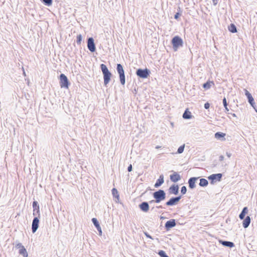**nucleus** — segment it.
I'll use <instances>...</instances> for the list:
<instances>
[{
    "mask_svg": "<svg viewBox=\"0 0 257 257\" xmlns=\"http://www.w3.org/2000/svg\"><path fill=\"white\" fill-rule=\"evenodd\" d=\"M100 68L101 69L103 76L104 85L107 87V84L110 81L111 77L112 76V74L109 71L106 65L104 64H101L100 65Z\"/></svg>",
    "mask_w": 257,
    "mask_h": 257,
    "instance_id": "obj_1",
    "label": "nucleus"
},
{
    "mask_svg": "<svg viewBox=\"0 0 257 257\" xmlns=\"http://www.w3.org/2000/svg\"><path fill=\"white\" fill-rule=\"evenodd\" d=\"M153 196L156 203H159L166 199V194L164 190L159 189L153 193Z\"/></svg>",
    "mask_w": 257,
    "mask_h": 257,
    "instance_id": "obj_2",
    "label": "nucleus"
},
{
    "mask_svg": "<svg viewBox=\"0 0 257 257\" xmlns=\"http://www.w3.org/2000/svg\"><path fill=\"white\" fill-rule=\"evenodd\" d=\"M171 44L174 51H177L178 49L183 46V41L179 36H174L171 40Z\"/></svg>",
    "mask_w": 257,
    "mask_h": 257,
    "instance_id": "obj_3",
    "label": "nucleus"
},
{
    "mask_svg": "<svg viewBox=\"0 0 257 257\" xmlns=\"http://www.w3.org/2000/svg\"><path fill=\"white\" fill-rule=\"evenodd\" d=\"M116 71L119 74L120 84L122 85H124L125 83V77L124 71L123 66L121 64H117Z\"/></svg>",
    "mask_w": 257,
    "mask_h": 257,
    "instance_id": "obj_4",
    "label": "nucleus"
},
{
    "mask_svg": "<svg viewBox=\"0 0 257 257\" xmlns=\"http://www.w3.org/2000/svg\"><path fill=\"white\" fill-rule=\"evenodd\" d=\"M136 74L139 78L146 79L150 76L151 71L147 68L145 69L138 68L136 70Z\"/></svg>",
    "mask_w": 257,
    "mask_h": 257,
    "instance_id": "obj_5",
    "label": "nucleus"
},
{
    "mask_svg": "<svg viewBox=\"0 0 257 257\" xmlns=\"http://www.w3.org/2000/svg\"><path fill=\"white\" fill-rule=\"evenodd\" d=\"M59 79H60V86L61 88H68L69 85H70V83L67 78V77L63 73H61L59 75Z\"/></svg>",
    "mask_w": 257,
    "mask_h": 257,
    "instance_id": "obj_6",
    "label": "nucleus"
},
{
    "mask_svg": "<svg viewBox=\"0 0 257 257\" xmlns=\"http://www.w3.org/2000/svg\"><path fill=\"white\" fill-rule=\"evenodd\" d=\"M222 174L217 173L213 174L208 176V179L210 181L211 184H214L216 182H219L221 180L222 177Z\"/></svg>",
    "mask_w": 257,
    "mask_h": 257,
    "instance_id": "obj_7",
    "label": "nucleus"
},
{
    "mask_svg": "<svg viewBox=\"0 0 257 257\" xmlns=\"http://www.w3.org/2000/svg\"><path fill=\"white\" fill-rule=\"evenodd\" d=\"M245 95L246 96L248 103L250 104V105L253 108L255 111L257 112L256 106L255 105V103L254 102V99L251 95V94L247 91L246 89H245Z\"/></svg>",
    "mask_w": 257,
    "mask_h": 257,
    "instance_id": "obj_8",
    "label": "nucleus"
},
{
    "mask_svg": "<svg viewBox=\"0 0 257 257\" xmlns=\"http://www.w3.org/2000/svg\"><path fill=\"white\" fill-rule=\"evenodd\" d=\"M87 43L88 50L91 52H94L96 51V46L94 39L92 37H89L87 39Z\"/></svg>",
    "mask_w": 257,
    "mask_h": 257,
    "instance_id": "obj_9",
    "label": "nucleus"
},
{
    "mask_svg": "<svg viewBox=\"0 0 257 257\" xmlns=\"http://www.w3.org/2000/svg\"><path fill=\"white\" fill-rule=\"evenodd\" d=\"M33 208V215L34 217H40V206L37 201H34L32 203Z\"/></svg>",
    "mask_w": 257,
    "mask_h": 257,
    "instance_id": "obj_10",
    "label": "nucleus"
},
{
    "mask_svg": "<svg viewBox=\"0 0 257 257\" xmlns=\"http://www.w3.org/2000/svg\"><path fill=\"white\" fill-rule=\"evenodd\" d=\"M40 218L34 217L32 221V231L33 233H35L39 226Z\"/></svg>",
    "mask_w": 257,
    "mask_h": 257,
    "instance_id": "obj_11",
    "label": "nucleus"
},
{
    "mask_svg": "<svg viewBox=\"0 0 257 257\" xmlns=\"http://www.w3.org/2000/svg\"><path fill=\"white\" fill-rule=\"evenodd\" d=\"M179 186L178 184H173L169 188V193L170 194L177 195L179 193Z\"/></svg>",
    "mask_w": 257,
    "mask_h": 257,
    "instance_id": "obj_12",
    "label": "nucleus"
},
{
    "mask_svg": "<svg viewBox=\"0 0 257 257\" xmlns=\"http://www.w3.org/2000/svg\"><path fill=\"white\" fill-rule=\"evenodd\" d=\"M176 225V222L175 219H171L168 220L165 224V228L167 231L170 230L171 228L175 227Z\"/></svg>",
    "mask_w": 257,
    "mask_h": 257,
    "instance_id": "obj_13",
    "label": "nucleus"
},
{
    "mask_svg": "<svg viewBox=\"0 0 257 257\" xmlns=\"http://www.w3.org/2000/svg\"><path fill=\"white\" fill-rule=\"evenodd\" d=\"M139 207L141 210L144 212H147L149 210L150 206L148 202H142L139 205Z\"/></svg>",
    "mask_w": 257,
    "mask_h": 257,
    "instance_id": "obj_14",
    "label": "nucleus"
},
{
    "mask_svg": "<svg viewBox=\"0 0 257 257\" xmlns=\"http://www.w3.org/2000/svg\"><path fill=\"white\" fill-rule=\"evenodd\" d=\"M91 221L93 225L95 226L97 231H98V234L100 236L102 235V231L101 230V228L97 218H92Z\"/></svg>",
    "mask_w": 257,
    "mask_h": 257,
    "instance_id": "obj_15",
    "label": "nucleus"
},
{
    "mask_svg": "<svg viewBox=\"0 0 257 257\" xmlns=\"http://www.w3.org/2000/svg\"><path fill=\"white\" fill-rule=\"evenodd\" d=\"M199 177H192L189 179L188 184L189 187L191 189H193L196 187V181L198 179Z\"/></svg>",
    "mask_w": 257,
    "mask_h": 257,
    "instance_id": "obj_16",
    "label": "nucleus"
},
{
    "mask_svg": "<svg viewBox=\"0 0 257 257\" xmlns=\"http://www.w3.org/2000/svg\"><path fill=\"white\" fill-rule=\"evenodd\" d=\"M219 243L222 244L223 246L225 247H228L229 248H232L235 246V244L233 242L227 241V240H223L222 239H219L218 240Z\"/></svg>",
    "mask_w": 257,
    "mask_h": 257,
    "instance_id": "obj_17",
    "label": "nucleus"
},
{
    "mask_svg": "<svg viewBox=\"0 0 257 257\" xmlns=\"http://www.w3.org/2000/svg\"><path fill=\"white\" fill-rule=\"evenodd\" d=\"M170 180L174 183H176L179 181L181 177L178 173L174 172V173L170 176Z\"/></svg>",
    "mask_w": 257,
    "mask_h": 257,
    "instance_id": "obj_18",
    "label": "nucleus"
},
{
    "mask_svg": "<svg viewBox=\"0 0 257 257\" xmlns=\"http://www.w3.org/2000/svg\"><path fill=\"white\" fill-rule=\"evenodd\" d=\"M164 182V176L163 175H161L159 176V178L157 180L154 186L156 188H158L161 186Z\"/></svg>",
    "mask_w": 257,
    "mask_h": 257,
    "instance_id": "obj_19",
    "label": "nucleus"
},
{
    "mask_svg": "<svg viewBox=\"0 0 257 257\" xmlns=\"http://www.w3.org/2000/svg\"><path fill=\"white\" fill-rule=\"evenodd\" d=\"M178 203L175 197H172L165 203V205L168 206H172L177 204Z\"/></svg>",
    "mask_w": 257,
    "mask_h": 257,
    "instance_id": "obj_20",
    "label": "nucleus"
},
{
    "mask_svg": "<svg viewBox=\"0 0 257 257\" xmlns=\"http://www.w3.org/2000/svg\"><path fill=\"white\" fill-rule=\"evenodd\" d=\"M250 217L249 216H247L243 219L242 222V226L244 228H247L250 223Z\"/></svg>",
    "mask_w": 257,
    "mask_h": 257,
    "instance_id": "obj_21",
    "label": "nucleus"
},
{
    "mask_svg": "<svg viewBox=\"0 0 257 257\" xmlns=\"http://www.w3.org/2000/svg\"><path fill=\"white\" fill-rule=\"evenodd\" d=\"M183 118L185 119H191L193 116L191 114V112L187 108L184 112L183 114Z\"/></svg>",
    "mask_w": 257,
    "mask_h": 257,
    "instance_id": "obj_22",
    "label": "nucleus"
},
{
    "mask_svg": "<svg viewBox=\"0 0 257 257\" xmlns=\"http://www.w3.org/2000/svg\"><path fill=\"white\" fill-rule=\"evenodd\" d=\"M248 208L247 207L243 208L241 212L239 215V218L240 220H243L245 218V215L247 213Z\"/></svg>",
    "mask_w": 257,
    "mask_h": 257,
    "instance_id": "obj_23",
    "label": "nucleus"
},
{
    "mask_svg": "<svg viewBox=\"0 0 257 257\" xmlns=\"http://www.w3.org/2000/svg\"><path fill=\"white\" fill-rule=\"evenodd\" d=\"M225 134L222 132H217L215 134V138L218 140H225Z\"/></svg>",
    "mask_w": 257,
    "mask_h": 257,
    "instance_id": "obj_24",
    "label": "nucleus"
},
{
    "mask_svg": "<svg viewBox=\"0 0 257 257\" xmlns=\"http://www.w3.org/2000/svg\"><path fill=\"white\" fill-rule=\"evenodd\" d=\"M228 29L229 32H230L231 33H235L237 32V28H236V26L234 24H232V23L230 24L228 26Z\"/></svg>",
    "mask_w": 257,
    "mask_h": 257,
    "instance_id": "obj_25",
    "label": "nucleus"
},
{
    "mask_svg": "<svg viewBox=\"0 0 257 257\" xmlns=\"http://www.w3.org/2000/svg\"><path fill=\"white\" fill-rule=\"evenodd\" d=\"M211 84L214 85L213 81H211L208 80L203 84L202 87L205 89H206V90L209 89V88H210V87L211 86Z\"/></svg>",
    "mask_w": 257,
    "mask_h": 257,
    "instance_id": "obj_26",
    "label": "nucleus"
},
{
    "mask_svg": "<svg viewBox=\"0 0 257 257\" xmlns=\"http://www.w3.org/2000/svg\"><path fill=\"white\" fill-rule=\"evenodd\" d=\"M199 185L201 187H206L208 185V181L206 179L201 178L200 179V182Z\"/></svg>",
    "mask_w": 257,
    "mask_h": 257,
    "instance_id": "obj_27",
    "label": "nucleus"
},
{
    "mask_svg": "<svg viewBox=\"0 0 257 257\" xmlns=\"http://www.w3.org/2000/svg\"><path fill=\"white\" fill-rule=\"evenodd\" d=\"M111 192L113 197L119 200V195L117 190L115 188H113L111 190Z\"/></svg>",
    "mask_w": 257,
    "mask_h": 257,
    "instance_id": "obj_28",
    "label": "nucleus"
},
{
    "mask_svg": "<svg viewBox=\"0 0 257 257\" xmlns=\"http://www.w3.org/2000/svg\"><path fill=\"white\" fill-rule=\"evenodd\" d=\"M19 253L20 254L22 255L24 257L28 256V253L25 247H23L22 248H20L19 249Z\"/></svg>",
    "mask_w": 257,
    "mask_h": 257,
    "instance_id": "obj_29",
    "label": "nucleus"
},
{
    "mask_svg": "<svg viewBox=\"0 0 257 257\" xmlns=\"http://www.w3.org/2000/svg\"><path fill=\"white\" fill-rule=\"evenodd\" d=\"M41 2L46 6H51L52 5L53 0H40Z\"/></svg>",
    "mask_w": 257,
    "mask_h": 257,
    "instance_id": "obj_30",
    "label": "nucleus"
},
{
    "mask_svg": "<svg viewBox=\"0 0 257 257\" xmlns=\"http://www.w3.org/2000/svg\"><path fill=\"white\" fill-rule=\"evenodd\" d=\"M82 40V35L81 34L78 35L76 37V43H77V45H80L81 44Z\"/></svg>",
    "mask_w": 257,
    "mask_h": 257,
    "instance_id": "obj_31",
    "label": "nucleus"
},
{
    "mask_svg": "<svg viewBox=\"0 0 257 257\" xmlns=\"http://www.w3.org/2000/svg\"><path fill=\"white\" fill-rule=\"evenodd\" d=\"M185 146H180L178 148L177 152L175 154H181L183 152L184 150Z\"/></svg>",
    "mask_w": 257,
    "mask_h": 257,
    "instance_id": "obj_32",
    "label": "nucleus"
},
{
    "mask_svg": "<svg viewBox=\"0 0 257 257\" xmlns=\"http://www.w3.org/2000/svg\"><path fill=\"white\" fill-rule=\"evenodd\" d=\"M187 192V188L186 186H183L181 188V193L182 195H184Z\"/></svg>",
    "mask_w": 257,
    "mask_h": 257,
    "instance_id": "obj_33",
    "label": "nucleus"
},
{
    "mask_svg": "<svg viewBox=\"0 0 257 257\" xmlns=\"http://www.w3.org/2000/svg\"><path fill=\"white\" fill-rule=\"evenodd\" d=\"M222 101H223V104L224 107H226V106L228 105V103L227 102L226 99L225 97L223 98Z\"/></svg>",
    "mask_w": 257,
    "mask_h": 257,
    "instance_id": "obj_34",
    "label": "nucleus"
},
{
    "mask_svg": "<svg viewBox=\"0 0 257 257\" xmlns=\"http://www.w3.org/2000/svg\"><path fill=\"white\" fill-rule=\"evenodd\" d=\"M180 16H181V14L180 13H179V12L176 13L174 15V19L176 20H178Z\"/></svg>",
    "mask_w": 257,
    "mask_h": 257,
    "instance_id": "obj_35",
    "label": "nucleus"
},
{
    "mask_svg": "<svg viewBox=\"0 0 257 257\" xmlns=\"http://www.w3.org/2000/svg\"><path fill=\"white\" fill-rule=\"evenodd\" d=\"M144 234L145 235V236L147 237V238H150L151 239H153V237H152L151 235H150L147 232H144Z\"/></svg>",
    "mask_w": 257,
    "mask_h": 257,
    "instance_id": "obj_36",
    "label": "nucleus"
},
{
    "mask_svg": "<svg viewBox=\"0 0 257 257\" xmlns=\"http://www.w3.org/2000/svg\"><path fill=\"white\" fill-rule=\"evenodd\" d=\"M23 247H24L21 243H18L16 245V247L17 248H22Z\"/></svg>",
    "mask_w": 257,
    "mask_h": 257,
    "instance_id": "obj_37",
    "label": "nucleus"
},
{
    "mask_svg": "<svg viewBox=\"0 0 257 257\" xmlns=\"http://www.w3.org/2000/svg\"><path fill=\"white\" fill-rule=\"evenodd\" d=\"M210 103L208 102H206L205 104H204V108L205 109H208L209 107H210Z\"/></svg>",
    "mask_w": 257,
    "mask_h": 257,
    "instance_id": "obj_38",
    "label": "nucleus"
},
{
    "mask_svg": "<svg viewBox=\"0 0 257 257\" xmlns=\"http://www.w3.org/2000/svg\"><path fill=\"white\" fill-rule=\"evenodd\" d=\"M174 197L176 199L177 201L179 202L180 199L182 198V195H179Z\"/></svg>",
    "mask_w": 257,
    "mask_h": 257,
    "instance_id": "obj_39",
    "label": "nucleus"
},
{
    "mask_svg": "<svg viewBox=\"0 0 257 257\" xmlns=\"http://www.w3.org/2000/svg\"><path fill=\"white\" fill-rule=\"evenodd\" d=\"M133 170V166L132 164H130L127 167V171L131 172Z\"/></svg>",
    "mask_w": 257,
    "mask_h": 257,
    "instance_id": "obj_40",
    "label": "nucleus"
},
{
    "mask_svg": "<svg viewBox=\"0 0 257 257\" xmlns=\"http://www.w3.org/2000/svg\"><path fill=\"white\" fill-rule=\"evenodd\" d=\"M224 157L223 155H220L219 157V160L220 161H222L224 160Z\"/></svg>",
    "mask_w": 257,
    "mask_h": 257,
    "instance_id": "obj_41",
    "label": "nucleus"
},
{
    "mask_svg": "<svg viewBox=\"0 0 257 257\" xmlns=\"http://www.w3.org/2000/svg\"><path fill=\"white\" fill-rule=\"evenodd\" d=\"M213 4L214 6H216L218 3V0H212Z\"/></svg>",
    "mask_w": 257,
    "mask_h": 257,
    "instance_id": "obj_42",
    "label": "nucleus"
},
{
    "mask_svg": "<svg viewBox=\"0 0 257 257\" xmlns=\"http://www.w3.org/2000/svg\"><path fill=\"white\" fill-rule=\"evenodd\" d=\"M226 155L228 158H230L231 156V153L228 152H226Z\"/></svg>",
    "mask_w": 257,
    "mask_h": 257,
    "instance_id": "obj_43",
    "label": "nucleus"
},
{
    "mask_svg": "<svg viewBox=\"0 0 257 257\" xmlns=\"http://www.w3.org/2000/svg\"><path fill=\"white\" fill-rule=\"evenodd\" d=\"M224 108H225V112H226V113H229L228 112L229 111V109L228 108L227 106H226V107H224Z\"/></svg>",
    "mask_w": 257,
    "mask_h": 257,
    "instance_id": "obj_44",
    "label": "nucleus"
},
{
    "mask_svg": "<svg viewBox=\"0 0 257 257\" xmlns=\"http://www.w3.org/2000/svg\"><path fill=\"white\" fill-rule=\"evenodd\" d=\"M156 203V201H155V199L154 200H152L150 201L149 202V204H152V203Z\"/></svg>",
    "mask_w": 257,
    "mask_h": 257,
    "instance_id": "obj_45",
    "label": "nucleus"
},
{
    "mask_svg": "<svg viewBox=\"0 0 257 257\" xmlns=\"http://www.w3.org/2000/svg\"><path fill=\"white\" fill-rule=\"evenodd\" d=\"M161 148H162V146H156L155 148L156 149H159Z\"/></svg>",
    "mask_w": 257,
    "mask_h": 257,
    "instance_id": "obj_46",
    "label": "nucleus"
},
{
    "mask_svg": "<svg viewBox=\"0 0 257 257\" xmlns=\"http://www.w3.org/2000/svg\"><path fill=\"white\" fill-rule=\"evenodd\" d=\"M156 208H163V206L160 205V206H156Z\"/></svg>",
    "mask_w": 257,
    "mask_h": 257,
    "instance_id": "obj_47",
    "label": "nucleus"
},
{
    "mask_svg": "<svg viewBox=\"0 0 257 257\" xmlns=\"http://www.w3.org/2000/svg\"><path fill=\"white\" fill-rule=\"evenodd\" d=\"M231 115L233 117H236V115L235 113H230Z\"/></svg>",
    "mask_w": 257,
    "mask_h": 257,
    "instance_id": "obj_48",
    "label": "nucleus"
},
{
    "mask_svg": "<svg viewBox=\"0 0 257 257\" xmlns=\"http://www.w3.org/2000/svg\"><path fill=\"white\" fill-rule=\"evenodd\" d=\"M161 219H164V218L163 217L161 216Z\"/></svg>",
    "mask_w": 257,
    "mask_h": 257,
    "instance_id": "obj_49",
    "label": "nucleus"
}]
</instances>
